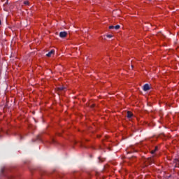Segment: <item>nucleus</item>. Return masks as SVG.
Masks as SVG:
<instances>
[{
	"mask_svg": "<svg viewBox=\"0 0 179 179\" xmlns=\"http://www.w3.org/2000/svg\"><path fill=\"white\" fill-rule=\"evenodd\" d=\"M145 163H146V164H152V163H155V158H153V157L148 158L145 160Z\"/></svg>",
	"mask_w": 179,
	"mask_h": 179,
	"instance_id": "f257e3e1",
	"label": "nucleus"
},
{
	"mask_svg": "<svg viewBox=\"0 0 179 179\" xmlns=\"http://www.w3.org/2000/svg\"><path fill=\"white\" fill-rule=\"evenodd\" d=\"M66 36H68V33L66 31H61L59 33V37H61V38H65Z\"/></svg>",
	"mask_w": 179,
	"mask_h": 179,
	"instance_id": "f03ea898",
	"label": "nucleus"
},
{
	"mask_svg": "<svg viewBox=\"0 0 179 179\" xmlns=\"http://www.w3.org/2000/svg\"><path fill=\"white\" fill-rule=\"evenodd\" d=\"M143 90L144 92H148V90H150V87L149 86V84H145Z\"/></svg>",
	"mask_w": 179,
	"mask_h": 179,
	"instance_id": "7ed1b4c3",
	"label": "nucleus"
},
{
	"mask_svg": "<svg viewBox=\"0 0 179 179\" xmlns=\"http://www.w3.org/2000/svg\"><path fill=\"white\" fill-rule=\"evenodd\" d=\"M8 5H9V3H8V1L6 0V3L3 4V10L6 11V12H8Z\"/></svg>",
	"mask_w": 179,
	"mask_h": 179,
	"instance_id": "20e7f679",
	"label": "nucleus"
},
{
	"mask_svg": "<svg viewBox=\"0 0 179 179\" xmlns=\"http://www.w3.org/2000/svg\"><path fill=\"white\" fill-rule=\"evenodd\" d=\"M55 50H52L50 52H49L46 55V56H48V57H51L53 54H55Z\"/></svg>",
	"mask_w": 179,
	"mask_h": 179,
	"instance_id": "39448f33",
	"label": "nucleus"
},
{
	"mask_svg": "<svg viewBox=\"0 0 179 179\" xmlns=\"http://www.w3.org/2000/svg\"><path fill=\"white\" fill-rule=\"evenodd\" d=\"M134 117V114L131 113V111L127 112V118H132Z\"/></svg>",
	"mask_w": 179,
	"mask_h": 179,
	"instance_id": "423d86ee",
	"label": "nucleus"
},
{
	"mask_svg": "<svg viewBox=\"0 0 179 179\" xmlns=\"http://www.w3.org/2000/svg\"><path fill=\"white\" fill-rule=\"evenodd\" d=\"M157 150H158V148L155 147V149L151 151V155H155V153L157 152Z\"/></svg>",
	"mask_w": 179,
	"mask_h": 179,
	"instance_id": "0eeeda50",
	"label": "nucleus"
},
{
	"mask_svg": "<svg viewBox=\"0 0 179 179\" xmlns=\"http://www.w3.org/2000/svg\"><path fill=\"white\" fill-rule=\"evenodd\" d=\"M173 163H175L176 166H179L178 159H175L174 161H173Z\"/></svg>",
	"mask_w": 179,
	"mask_h": 179,
	"instance_id": "6e6552de",
	"label": "nucleus"
},
{
	"mask_svg": "<svg viewBox=\"0 0 179 179\" xmlns=\"http://www.w3.org/2000/svg\"><path fill=\"white\" fill-rule=\"evenodd\" d=\"M35 141H38V142H41V137H40V136H37L36 139Z\"/></svg>",
	"mask_w": 179,
	"mask_h": 179,
	"instance_id": "1a4fd4ad",
	"label": "nucleus"
},
{
	"mask_svg": "<svg viewBox=\"0 0 179 179\" xmlns=\"http://www.w3.org/2000/svg\"><path fill=\"white\" fill-rule=\"evenodd\" d=\"M57 89H58V90L62 91V90H65V89H66V88L65 87H59Z\"/></svg>",
	"mask_w": 179,
	"mask_h": 179,
	"instance_id": "9d476101",
	"label": "nucleus"
},
{
	"mask_svg": "<svg viewBox=\"0 0 179 179\" xmlns=\"http://www.w3.org/2000/svg\"><path fill=\"white\" fill-rule=\"evenodd\" d=\"M29 3H30L29 2V1H24V5L29 6Z\"/></svg>",
	"mask_w": 179,
	"mask_h": 179,
	"instance_id": "9b49d317",
	"label": "nucleus"
},
{
	"mask_svg": "<svg viewBox=\"0 0 179 179\" xmlns=\"http://www.w3.org/2000/svg\"><path fill=\"white\" fill-rule=\"evenodd\" d=\"M120 25H116L115 26V30H118L120 29Z\"/></svg>",
	"mask_w": 179,
	"mask_h": 179,
	"instance_id": "f8f14e48",
	"label": "nucleus"
},
{
	"mask_svg": "<svg viewBox=\"0 0 179 179\" xmlns=\"http://www.w3.org/2000/svg\"><path fill=\"white\" fill-rule=\"evenodd\" d=\"M51 143H57V141L53 138H52Z\"/></svg>",
	"mask_w": 179,
	"mask_h": 179,
	"instance_id": "ddd939ff",
	"label": "nucleus"
},
{
	"mask_svg": "<svg viewBox=\"0 0 179 179\" xmlns=\"http://www.w3.org/2000/svg\"><path fill=\"white\" fill-rule=\"evenodd\" d=\"M109 29H115V26L110 25V26H109Z\"/></svg>",
	"mask_w": 179,
	"mask_h": 179,
	"instance_id": "4468645a",
	"label": "nucleus"
},
{
	"mask_svg": "<svg viewBox=\"0 0 179 179\" xmlns=\"http://www.w3.org/2000/svg\"><path fill=\"white\" fill-rule=\"evenodd\" d=\"M106 37H108V38H111L113 37V35H107Z\"/></svg>",
	"mask_w": 179,
	"mask_h": 179,
	"instance_id": "2eb2a0df",
	"label": "nucleus"
},
{
	"mask_svg": "<svg viewBox=\"0 0 179 179\" xmlns=\"http://www.w3.org/2000/svg\"><path fill=\"white\" fill-rule=\"evenodd\" d=\"M94 104H92V105H91V108H94Z\"/></svg>",
	"mask_w": 179,
	"mask_h": 179,
	"instance_id": "dca6fc26",
	"label": "nucleus"
},
{
	"mask_svg": "<svg viewBox=\"0 0 179 179\" xmlns=\"http://www.w3.org/2000/svg\"><path fill=\"white\" fill-rule=\"evenodd\" d=\"M20 139H23V136H22V135H20Z\"/></svg>",
	"mask_w": 179,
	"mask_h": 179,
	"instance_id": "f3484780",
	"label": "nucleus"
},
{
	"mask_svg": "<svg viewBox=\"0 0 179 179\" xmlns=\"http://www.w3.org/2000/svg\"><path fill=\"white\" fill-rule=\"evenodd\" d=\"M2 24V22H1V20H0V25Z\"/></svg>",
	"mask_w": 179,
	"mask_h": 179,
	"instance_id": "a211bd4d",
	"label": "nucleus"
},
{
	"mask_svg": "<svg viewBox=\"0 0 179 179\" xmlns=\"http://www.w3.org/2000/svg\"><path fill=\"white\" fill-rule=\"evenodd\" d=\"M131 68H134V65H131Z\"/></svg>",
	"mask_w": 179,
	"mask_h": 179,
	"instance_id": "6ab92c4d",
	"label": "nucleus"
},
{
	"mask_svg": "<svg viewBox=\"0 0 179 179\" xmlns=\"http://www.w3.org/2000/svg\"><path fill=\"white\" fill-rule=\"evenodd\" d=\"M149 1H152V0H149Z\"/></svg>",
	"mask_w": 179,
	"mask_h": 179,
	"instance_id": "aec40b11",
	"label": "nucleus"
}]
</instances>
